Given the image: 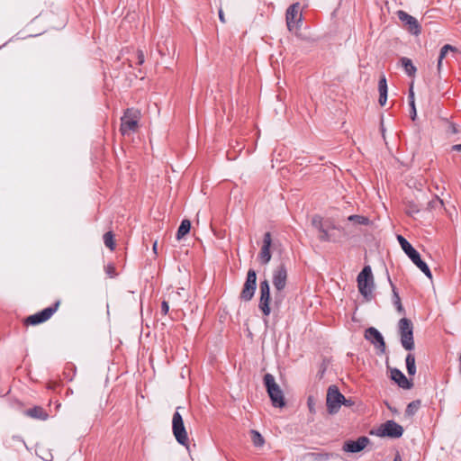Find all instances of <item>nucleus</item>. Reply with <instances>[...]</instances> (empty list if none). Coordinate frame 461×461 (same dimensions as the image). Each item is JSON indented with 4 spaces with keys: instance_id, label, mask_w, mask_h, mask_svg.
Instances as JSON below:
<instances>
[{
    "instance_id": "nucleus-1",
    "label": "nucleus",
    "mask_w": 461,
    "mask_h": 461,
    "mask_svg": "<svg viewBox=\"0 0 461 461\" xmlns=\"http://www.w3.org/2000/svg\"><path fill=\"white\" fill-rule=\"evenodd\" d=\"M397 240L401 245L402 249L411 260V262L430 280L432 279V273L425 261L420 258V253L402 235H397Z\"/></svg>"
},
{
    "instance_id": "nucleus-2",
    "label": "nucleus",
    "mask_w": 461,
    "mask_h": 461,
    "mask_svg": "<svg viewBox=\"0 0 461 461\" xmlns=\"http://www.w3.org/2000/svg\"><path fill=\"white\" fill-rule=\"evenodd\" d=\"M263 383L271 403L275 408H284L286 405L285 395L280 386L276 383L273 375L267 373L263 377Z\"/></svg>"
},
{
    "instance_id": "nucleus-3",
    "label": "nucleus",
    "mask_w": 461,
    "mask_h": 461,
    "mask_svg": "<svg viewBox=\"0 0 461 461\" xmlns=\"http://www.w3.org/2000/svg\"><path fill=\"white\" fill-rule=\"evenodd\" d=\"M184 409V407L178 406L173 414L172 433L179 445L185 447L186 449H189V438L184 423L183 416L180 413V410Z\"/></svg>"
},
{
    "instance_id": "nucleus-4",
    "label": "nucleus",
    "mask_w": 461,
    "mask_h": 461,
    "mask_svg": "<svg viewBox=\"0 0 461 461\" xmlns=\"http://www.w3.org/2000/svg\"><path fill=\"white\" fill-rule=\"evenodd\" d=\"M358 291L361 295L366 300L371 301L373 299L372 291L374 289V276L372 269L369 265L365 266L362 271L357 277Z\"/></svg>"
},
{
    "instance_id": "nucleus-5",
    "label": "nucleus",
    "mask_w": 461,
    "mask_h": 461,
    "mask_svg": "<svg viewBox=\"0 0 461 461\" xmlns=\"http://www.w3.org/2000/svg\"><path fill=\"white\" fill-rule=\"evenodd\" d=\"M398 332L402 348L407 351L414 349V337H413V323L412 321L403 317L398 321Z\"/></svg>"
},
{
    "instance_id": "nucleus-6",
    "label": "nucleus",
    "mask_w": 461,
    "mask_h": 461,
    "mask_svg": "<svg viewBox=\"0 0 461 461\" xmlns=\"http://www.w3.org/2000/svg\"><path fill=\"white\" fill-rule=\"evenodd\" d=\"M140 111L134 108H127L121 117L120 132L122 135H130L135 132L139 127Z\"/></svg>"
},
{
    "instance_id": "nucleus-7",
    "label": "nucleus",
    "mask_w": 461,
    "mask_h": 461,
    "mask_svg": "<svg viewBox=\"0 0 461 461\" xmlns=\"http://www.w3.org/2000/svg\"><path fill=\"white\" fill-rule=\"evenodd\" d=\"M404 432L403 427L393 420L382 423L376 429H371L369 434L380 438H399Z\"/></svg>"
},
{
    "instance_id": "nucleus-8",
    "label": "nucleus",
    "mask_w": 461,
    "mask_h": 461,
    "mask_svg": "<svg viewBox=\"0 0 461 461\" xmlns=\"http://www.w3.org/2000/svg\"><path fill=\"white\" fill-rule=\"evenodd\" d=\"M61 303L60 300H57L50 306L34 313L23 320V325L25 326H36L49 321L52 315L58 311Z\"/></svg>"
},
{
    "instance_id": "nucleus-9",
    "label": "nucleus",
    "mask_w": 461,
    "mask_h": 461,
    "mask_svg": "<svg viewBox=\"0 0 461 461\" xmlns=\"http://www.w3.org/2000/svg\"><path fill=\"white\" fill-rule=\"evenodd\" d=\"M344 401V395L340 393L339 387L331 384L328 387L326 394V406L328 413L334 415L339 412Z\"/></svg>"
},
{
    "instance_id": "nucleus-10",
    "label": "nucleus",
    "mask_w": 461,
    "mask_h": 461,
    "mask_svg": "<svg viewBox=\"0 0 461 461\" xmlns=\"http://www.w3.org/2000/svg\"><path fill=\"white\" fill-rule=\"evenodd\" d=\"M257 289V272L249 268L242 290L240 294V299L244 302L252 300Z\"/></svg>"
},
{
    "instance_id": "nucleus-11",
    "label": "nucleus",
    "mask_w": 461,
    "mask_h": 461,
    "mask_svg": "<svg viewBox=\"0 0 461 461\" xmlns=\"http://www.w3.org/2000/svg\"><path fill=\"white\" fill-rule=\"evenodd\" d=\"M288 279V267L285 258H282L279 264L273 269L272 283L274 288L285 289Z\"/></svg>"
},
{
    "instance_id": "nucleus-12",
    "label": "nucleus",
    "mask_w": 461,
    "mask_h": 461,
    "mask_svg": "<svg viewBox=\"0 0 461 461\" xmlns=\"http://www.w3.org/2000/svg\"><path fill=\"white\" fill-rule=\"evenodd\" d=\"M285 21L287 29L290 32L298 29L302 25L303 14L300 12V3H294L287 8L285 13Z\"/></svg>"
},
{
    "instance_id": "nucleus-13",
    "label": "nucleus",
    "mask_w": 461,
    "mask_h": 461,
    "mask_svg": "<svg viewBox=\"0 0 461 461\" xmlns=\"http://www.w3.org/2000/svg\"><path fill=\"white\" fill-rule=\"evenodd\" d=\"M398 19L402 23L404 28L412 35L418 36L421 32V26L418 20L403 10L396 12Z\"/></svg>"
},
{
    "instance_id": "nucleus-14",
    "label": "nucleus",
    "mask_w": 461,
    "mask_h": 461,
    "mask_svg": "<svg viewBox=\"0 0 461 461\" xmlns=\"http://www.w3.org/2000/svg\"><path fill=\"white\" fill-rule=\"evenodd\" d=\"M365 339L375 346L378 354H384L386 345L382 333L375 327H369L365 330Z\"/></svg>"
},
{
    "instance_id": "nucleus-15",
    "label": "nucleus",
    "mask_w": 461,
    "mask_h": 461,
    "mask_svg": "<svg viewBox=\"0 0 461 461\" xmlns=\"http://www.w3.org/2000/svg\"><path fill=\"white\" fill-rule=\"evenodd\" d=\"M276 242L273 243L272 236L269 231H267L263 237V244L258 253V258L261 265H267L272 258L271 248H276Z\"/></svg>"
},
{
    "instance_id": "nucleus-16",
    "label": "nucleus",
    "mask_w": 461,
    "mask_h": 461,
    "mask_svg": "<svg viewBox=\"0 0 461 461\" xmlns=\"http://www.w3.org/2000/svg\"><path fill=\"white\" fill-rule=\"evenodd\" d=\"M370 443L369 438L361 436L356 440H346L342 446V450L346 453H358L364 450Z\"/></svg>"
},
{
    "instance_id": "nucleus-17",
    "label": "nucleus",
    "mask_w": 461,
    "mask_h": 461,
    "mask_svg": "<svg viewBox=\"0 0 461 461\" xmlns=\"http://www.w3.org/2000/svg\"><path fill=\"white\" fill-rule=\"evenodd\" d=\"M390 378L402 389L409 390L413 386L411 379H408L406 375L398 368H391Z\"/></svg>"
},
{
    "instance_id": "nucleus-18",
    "label": "nucleus",
    "mask_w": 461,
    "mask_h": 461,
    "mask_svg": "<svg viewBox=\"0 0 461 461\" xmlns=\"http://www.w3.org/2000/svg\"><path fill=\"white\" fill-rule=\"evenodd\" d=\"M330 230H337L339 231H341L343 232L344 234L345 233V229L341 226H336L332 223H330L329 225H327L326 228H324L322 230L320 231L321 235L319 236V240L321 241H325V242H338L339 241V239L337 237H332L331 233H330Z\"/></svg>"
},
{
    "instance_id": "nucleus-19",
    "label": "nucleus",
    "mask_w": 461,
    "mask_h": 461,
    "mask_svg": "<svg viewBox=\"0 0 461 461\" xmlns=\"http://www.w3.org/2000/svg\"><path fill=\"white\" fill-rule=\"evenodd\" d=\"M272 297L270 292L261 293L258 302V309L262 312L264 317H268L271 313V303Z\"/></svg>"
},
{
    "instance_id": "nucleus-20",
    "label": "nucleus",
    "mask_w": 461,
    "mask_h": 461,
    "mask_svg": "<svg viewBox=\"0 0 461 461\" xmlns=\"http://www.w3.org/2000/svg\"><path fill=\"white\" fill-rule=\"evenodd\" d=\"M386 273H388V271H387ZM387 279H388V282H389V284H390V285H391V288H392V293H393V297H392V299H393V305L395 306L396 311H397L399 313H401V314H403V315H404V314H405V310H404V308H403V306H402V304L401 297H400V295H399V293H398V291H397V288H396L395 285H394V284L393 283V281L391 280L389 274H387Z\"/></svg>"
},
{
    "instance_id": "nucleus-21",
    "label": "nucleus",
    "mask_w": 461,
    "mask_h": 461,
    "mask_svg": "<svg viewBox=\"0 0 461 461\" xmlns=\"http://www.w3.org/2000/svg\"><path fill=\"white\" fill-rule=\"evenodd\" d=\"M25 415L41 420H46L49 418L48 412L41 406H34L32 408L27 409L24 411Z\"/></svg>"
},
{
    "instance_id": "nucleus-22",
    "label": "nucleus",
    "mask_w": 461,
    "mask_h": 461,
    "mask_svg": "<svg viewBox=\"0 0 461 461\" xmlns=\"http://www.w3.org/2000/svg\"><path fill=\"white\" fill-rule=\"evenodd\" d=\"M191 226V221L188 219H184L177 229L176 239L177 240H182L185 235H187L190 232Z\"/></svg>"
},
{
    "instance_id": "nucleus-23",
    "label": "nucleus",
    "mask_w": 461,
    "mask_h": 461,
    "mask_svg": "<svg viewBox=\"0 0 461 461\" xmlns=\"http://www.w3.org/2000/svg\"><path fill=\"white\" fill-rule=\"evenodd\" d=\"M401 66L404 68L405 73L409 77H414L417 72V68L413 65L411 59L402 57L400 59Z\"/></svg>"
},
{
    "instance_id": "nucleus-24",
    "label": "nucleus",
    "mask_w": 461,
    "mask_h": 461,
    "mask_svg": "<svg viewBox=\"0 0 461 461\" xmlns=\"http://www.w3.org/2000/svg\"><path fill=\"white\" fill-rule=\"evenodd\" d=\"M305 456L312 461H328L333 456V454L328 452H310Z\"/></svg>"
},
{
    "instance_id": "nucleus-25",
    "label": "nucleus",
    "mask_w": 461,
    "mask_h": 461,
    "mask_svg": "<svg viewBox=\"0 0 461 461\" xmlns=\"http://www.w3.org/2000/svg\"><path fill=\"white\" fill-rule=\"evenodd\" d=\"M407 373L410 376L416 374L415 356L412 353H408L405 358Z\"/></svg>"
},
{
    "instance_id": "nucleus-26",
    "label": "nucleus",
    "mask_w": 461,
    "mask_h": 461,
    "mask_svg": "<svg viewBox=\"0 0 461 461\" xmlns=\"http://www.w3.org/2000/svg\"><path fill=\"white\" fill-rule=\"evenodd\" d=\"M104 245L111 250L113 251L116 247L115 235L113 230L105 232L103 236Z\"/></svg>"
},
{
    "instance_id": "nucleus-27",
    "label": "nucleus",
    "mask_w": 461,
    "mask_h": 461,
    "mask_svg": "<svg viewBox=\"0 0 461 461\" xmlns=\"http://www.w3.org/2000/svg\"><path fill=\"white\" fill-rule=\"evenodd\" d=\"M285 298V289L283 288H275V295H274V308L279 309Z\"/></svg>"
},
{
    "instance_id": "nucleus-28",
    "label": "nucleus",
    "mask_w": 461,
    "mask_h": 461,
    "mask_svg": "<svg viewBox=\"0 0 461 461\" xmlns=\"http://www.w3.org/2000/svg\"><path fill=\"white\" fill-rule=\"evenodd\" d=\"M348 221L355 224L369 225L372 223L370 219L364 215L352 214L348 217Z\"/></svg>"
},
{
    "instance_id": "nucleus-29",
    "label": "nucleus",
    "mask_w": 461,
    "mask_h": 461,
    "mask_svg": "<svg viewBox=\"0 0 461 461\" xmlns=\"http://www.w3.org/2000/svg\"><path fill=\"white\" fill-rule=\"evenodd\" d=\"M444 208V202L438 195H435L432 200L427 203V210L429 212L435 210H441Z\"/></svg>"
},
{
    "instance_id": "nucleus-30",
    "label": "nucleus",
    "mask_w": 461,
    "mask_h": 461,
    "mask_svg": "<svg viewBox=\"0 0 461 461\" xmlns=\"http://www.w3.org/2000/svg\"><path fill=\"white\" fill-rule=\"evenodd\" d=\"M251 441L256 447H261L265 444L264 437L256 429L250 430Z\"/></svg>"
},
{
    "instance_id": "nucleus-31",
    "label": "nucleus",
    "mask_w": 461,
    "mask_h": 461,
    "mask_svg": "<svg viewBox=\"0 0 461 461\" xmlns=\"http://www.w3.org/2000/svg\"><path fill=\"white\" fill-rule=\"evenodd\" d=\"M420 404H421L420 400H414V401L411 402L406 407L405 415L408 417L413 416L417 412L419 408L420 407Z\"/></svg>"
},
{
    "instance_id": "nucleus-32",
    "label": "nucleus",
    "mask_w": 461,
    "mask_h": 461,
    "mask_svg": "<svg viewBox=\"0 0 461 461\" xmlns=\"http://www.w3.org/2000/svg\"><path fill=\"white\" fill-rule=\"evenodd\" d=\"M378 91H379V94H387L388 93L387 80H386L384 74H382L379 78Z\"/></svg>"
},
{
    "instance_id": "nucleus-33",
    "label": "nucleus",
    "mask_w": 461,
    "mask_h": 461,
    "mask_svg": "<svg viewBox=\"0 0 461 461\" xmlns=\"http://www.w3.org/2000/svg\"><path fill=\"white\" fill-rule=\"evenodd\" d=\"M312 224L319 231L322 230L325 228L322 222V217L317 214L312 217Z\"/></svg>"
},
{
    "instance_id": "nucleus-34",
    "label": "nucleus",
    "mask_w": 461,
    "mask_h": 461,
    "mask_svg": "<svg viewBox=\"0 0 461 461\" xmlns=\"http://www.w3.org/2000/svg\"><path fill=\"white\" fill-rule=\"evenodd\" d=\"M456 51V48L450 45V44H446L444 45L441 49H440V51H439V55H438V58H441V59H445L446 58V55L447 54L448 51Z\"/></svg>"
},
{
    "instance_id": "nucleus-35",
    "label": "nucleus",
    "mask_w": 461,
    "mask_h": 461,
    "mask_svg": "<svg viewBox=\"0 0 461 461\" xmlns=\"http://www.w3.org/2000/svg\"><path fill=\"white\" fill-rule=\"evenodd\" d=\"M420 212V207L414 202H409L407 203L406 212L409 215H413L414 213H418Z\"/></svg>"
},
{
    "instance_id": "nucleus-36",
    "label": "nucleus",
    "mask_w": 461,
    "mask_h": 461,
    "mask_svg": "<svg viewBox=\"0 0 461 461\" xmlns=\"http://www.w3.org/2000/svg\"><path fill=\"white\" fill-rule=\"evenodd\" d=\"M104 271H105L106 275L111 278H114L118 275L114 265L112 263H109L108 265H106L104 267Z\"/></svg>"
},
{
    "instance_id": "nucleus-37",
    "label": "nucleus",
    "mask_w": 461,
    "mask_h": 461,
    "mask_svg": "<svg viewBox=\"0 0 461 461\" xmlns=\"http://www.w3.org/2000/svg\"><path fill=\"white\" fill-rule=\"evenodd\" d=\"M270 292V285L267 278L259 283V294Z\"/></svg>"
},
{
    "instance_id": "nucleus-38",
    "label": "nucleus",
    "mask_w": 461,
    "mask_h": 461,
    "mask_svg": "<svg viewBox=\"0 0 461 461\" xmlns=\"http://www.w3.org/2000/svg\"><path fill=\"white\" fill-rule=\"evenodd\" d=\"M327 366H328V363H327V360L326 359H323L321 366H320V369L317 373V376L321 379L327 370Z\"/></svg>"
},
{
    "instance_id": "nucleus-39",
    "label": "nucleus",
    "mask_w": 461,
    "mask_h": 461,
    "mask_svg": "<svg viewBox=\"0 0 461 461\" xmlns=\"http://www.w3.org/2000/svg\"><path fill=\"white\" fill-rule=\"evenodd\" d=\"M307 406H308L309 411L311 413H314L315 412V400H314L313 396H312V395L308 396V398H307Z\"/></svg>"
},
{
    "instance_id": "nucleus-40",
    "label": "nucleus",
    "mask_w": 461,
    "mask_h": 461,
    "mask_svg": "<svg viewBox=\"0 0 461 461\" xmlns=\"http://www.w3.org/2000/svg\"><path fill=\"white\" fill-rule=\"evenodd\" d=\"M410 105V117L412 121H415L417 118V110L415 106V103L409 104Z\"/></svg>"
},
{
    "instance_id": "nucleus-41",
    "label": "nucleus",
    "mask_w": 461,
    "mask_h": 461,
    "mask_svg": "<svg viewBox=\"0 0 461 461\" xmlns=\"http://www.w3.org/2000/svg\"><path fill=\"white\" fill-rule=\"evenodd\" d=\"M408 102H409V104L415 103L414 91H413V84L412 83L411 84L410 88H409Z\"/></svg>"
},
{
    "instance_id": "nucleus-42",
    "label": "nucleus",
    "mask_w": 461,
    "mask_h": 461,
    "mask_svg": "<svg viewBox=\"0 0 461 461\" xmlns=\"http://www.w3.org/2000/svg\"><path fill=\"white\" fill-rule=\"evenodd\" d=\"M168 311H169V304L167 301H163L161 303V313L163 315H167L168 313Z\"/></svg>"
},
{
    "instance_id": "nucleus-43",
    "label": "nucleus",
    "mask_w": 461,
    "mask_h": 461,
    "mask_svg": "<svg viewBox=\"0 0 461 461\" xmlns=\"http://www.w3.org/2000/svg\"><path fill=\"white\" fill-rule=\"evenodd\" d=\"M387 102V94H379L378 103L381 106L385 105Z\"/></svg>"
},
{
    "instance_id": "nucleus-44",
    "label": "nucleus",
    "mask_w": 461,
    "mask_h": 461,
    "mask_svg": "<svg viewBox=\"0 0 461 461\" xmlns=\"http://www.w3.org/2000/svg\"><path fill=\"white\" fill-rule=\"evenodd\" d=\"M448 131L452 134H456L459 132L457 126L454 122H450L448 125Z\"/></svg>"
},
{
    "instance_id": "nucleus-45",
    "label": "nucleus",
    "mask_w": 461,
    "mask_h": 461,
    "mask_svg": "<svg viewBox=\"0 0 461 461\" xmlns=\"http://www.w3.org/2000/svg\"><path fill=\"white\" fill-rule=\"evenodd\" d=\"M343 403L342 405L346 406V407H352L354 404H355V402L352 398H346L344 396V401H342Z\"/></svg>"
},
{
    "instance_id": "nucleus-46",
    "label": "nucleus",
    "mask_w": 461,
    "mask_h": 461,
    "mask_svg": "<svg viewBox=\"0 0 461 461\" xmlns=\"http://www.w3.org/2000/svg\"><path fill=\"white\" fill-rule=\"evenodd\" d=\"M137 58H138V65H142L144 63V54H143V51L139 50L138 52H137Z\"/></svg>"
},
{
    "instance_id": "nucleus-47",
    "label": "nucleus",
    "mask_w": 461,
    "mask_h": 461,
    "mask_svg": "<svg viewBox=\"0 0 461 461\" xmlns=\"http://www.w3.org/2000/svg\"><path fill=\"white\" fill-rule=\"evenodd\" d=\"M442 62H443V59L438 58L437 70H438V73L439 77H440V72H441V68H442Z\"/></svg>"
},
{
    "instance_id": "nucleus-48",
    "label": "nucleus",
    "mask_w": 461,
    "mask_h": 461,
    "mask_svg": "<svg viewBox=\"0 0 461 461\" xmlns=\"http://www.w3.org/2000/svg\"><path fill=\"white\" fill-rule=\"evenodd\" d=\"M218 14H219V19L220 21L222 23H225L226 20H225V16H224V14H223V11L221 8L219 9V12H218Z\"/></svg>"
},
{
    "instance_id": "nucleus-49",
    "label": "nucleus",
    "mask_w": 461,
    "mask_h": 461,
    "mask_svg": "<svg viewBox=\"0 0 461 461\" xmlns=\"http://www.w3.org/2000/svg\"><path fill=\"white\" fill-rule=\"evenodd\" d=\"M451 151L461 152V143L451 146Z\"/></svg>"
},
{
    "instance_id": "nucleus-50",
    "label": "nucleus",
    "mask_w": 461,
    "mask_h": 461,
    "mask_svg": "<svg viewBox=\"0 0 461 461\" xmlns=\"http://www.w3.org/2000/svg\"><path fill=\"white\" fill-rule=\"evenodd\" d=\"M388 409L393 412V413H398V410L394 407H392V406H388Z\"/></svg>"
},
{
    "instance_id": "nucleus-51",
    "label": "nucleus",
    "mask_w": 461,
    "mask_h": 461,
    "mask_svg": "<svg viewBox=\"0 0 461 461\" xmlns=\"http://www.w3.org/2000/svg\"><path fill=\"white\" fill-rule=\"evenodd\" d=\"M393 461H402L401 456H400L399 454H397V455L394 456V458H393Z\"/></svg>"
},
{
    "instance_id": "nucleus-52",
    "label": "nucleus",
    "mask_w": 461,
    "mask_h": 461,
    "mask_svg": "<svg viewBox=\"0 0 461 461\" xmlns=\"http://www.w3.org/2000/svg\"><path fill=\"white\" fill-rule=\"evenodd\" d=\"M153 250L155 253H157V241H155L153 244Z\"/></svg>"
},
{
    "instance_id": "nucleus-53",
    "label": "nucleus",
    "mask_w": 461,
    "mask_h": 461,
    "mask_svg": "<svg viewBox=\"0 0 461 461\" xmlns=\"http://www.w3.org/2000/svg\"><path fill=\"white\" fill-rule=\"evenodd\" d=\"M385 406L388 408V406H391L387 401H384Z\"/></svg>"
},
{
    "instance_id": "nucleus-54",
    "label": "nucleus",
    "mask_w": 461,
    "mask_h": 461,
    "mask_svg": "<svg viewBox=\"0 0 461 461\" xmlns=\"http://www.w3.org/2000/svg\"><path fill=\"white\" fill-rule=\"evenodd\" d=\"M381 130L384 131V123H383V122H381Z\"/></svg>"
}]
</instances>
